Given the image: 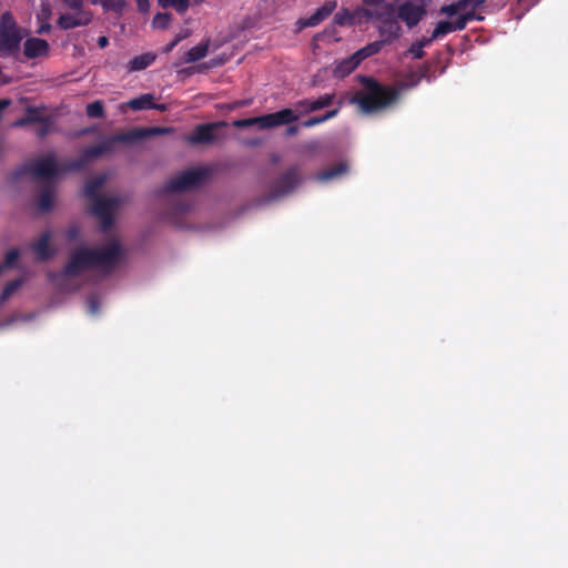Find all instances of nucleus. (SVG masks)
<instances>
[{"mask_svg": "<svg viewBox=\"0 0 568 568\" xmlns=\"http://www.w3.org/2000/svg\"><path fill=\"white\" fill-rule=\"evenodd\" d=\"M173 129L163 126L136 128L128 132L118 133L105 138L101 143L85 148L75 160H70L62 165V171L72 172L84 169L94 159L112 153L118 143H133L154 135L171 133Z\"/></svg>", "mask_w": 568, "mask_h": 568, "instance_id": "obj_1", "label": "nucleus"}, {"mask_svg": "<svg viewBox=\"0 0 568 568\" xmlns=\"http://www.w3.org/2000/svg\"><path fill=\"white\" fill-rule=\"evenodd\" d=\"M358 80L363 88L354 94L351 102L358 105L365 114L382 111L396 103L400 97V90L382 84L372 77L359 75Z\"/></svg>", "mask_w": 568, "mask_h": 568, "instance_id": "obj_2", "label": "nucleus"}, {"mask_svg": "<svg viewBox=\"0 0 568 568\" xmlns=\"http://www.w3.org/2000/svg\"><path fill=\"white\" fill-rule=\"evenodd\" d=\"M27 30L18 26L13 14L6 11L0 18V57L17 58Z\"/></svg>", "mask_w": 568, "mask_h": 568, "instance_id": "obj_3", "label": "nucleus"}, {"mask_svg": "<svg viewBox=\"0 0 568 568\" xmlns=\"http://www.w3.org/2000/svg\"><path fill=\"white\" fill-rule=\"evenodd\" d=\"M64 8L71 12L59 16L57 24L61 30H71L78 27H87L91 23L93 14L84 9L83 0H61Z\"/></svg>", "mask_w": 568, "mask_h": 568, "instance_id": "obj_4", "label": "nucleus"}, {"mask_svg": "<svg viewBox=\"0 0 568 568\" xmlns=\"http://www.w3.org/2000/svg\"><path fill=\"white\" fill-rule=\"evenodd\" d=\"M209 172L204 169H191L182 172L178 176L171 179L161 189L156 191L159 196L180 193L199 186L207 176Z\"/></svg>", "mask_w": 568, "mask_h": 568, "instance_id": "obj_5", "label": "nucleus"}, {"mask_svg": "<svg viewBox=\"0 0 568 568\" xmlns=\"http://www.w3.org/2000/svg\"><path fill=\"white\" fill-rule=\"evenodd\" d=\"M31 174L38 179H51L58 174V166L54 154L50 153L44 158L37 159L29 164H23L12 173V181H18L21 176Z\"/></svg>", "mask_w": 568, "mask_h": 568, "instance_id": "obj_6", "label": "nucleus"}, {"mask_svg": "<svg viewBox=\"0 0 568 568\" xmlns=\"http://www.w3.org/2000/svg\"><path fill=\"white\" fill-rule=\"evenodd\" d=\"M94 268L111 273L119 266L122 257V247L119 241L112 240L104 246L91 248Z\"/></svg>", "mask_w": 568, "mask_h": 568, "instance_id": "obj_7", "label": "nucleus"}, {"mask_svg": "<svg viewBox=\"0 0 568 568\" xmlns=\"http://www.w3.org/2000/svg\"><path fill=\"white\" fill-rule=\"evenodd\" d=\"M91 214L100 221L102 231L106 232L113 225V212L119 206L120 200L118 197L102 196L91 201Z\"/></svg>", "mask_w": 568, "mask_h": 568, "instance_id": "obj_8", "label": "nucleus"}, {"mask_svg": "<svg viewBox=\"0 0 568 568\" xmlns=\"http://www.w3.org/2000/svg\"><path fill=\"white\" fill-rule=\"evenodd\" d=\"M92 257L90 247H80L75 250L70 255L69 262L63 267V275L68 277H77L82 272L94 268Z\"/></svg>", "mask_w": 568, "mask_h": 568, "instance_id": "obj_9", "label": "nucleus"}, {"mask_svg": "<svg viewBox=\"0 0 568 568\" xmlns=\"http://www.w3.org/2000/svg\"><path fill=\"white\" fill-rule=\"evenodd\" d=\"M426 14L425 4H414L410 1H405L397 8V18L403 21L408 28H413Z\"/></svg>", "mask_w": 568, "mask_h": 568, "instance_id": "obj_10", "label": "nucleus"}, {"mask_svg": "<svg viewBox=\"0 0 568 568\" xmlns=\"http://www.w3.org/2000/svg\"><path fill=\"white\" fill-rule=\"evenodd\" d=\"M300 182L297 168H291L281 174L271 185V192L274 197L285 195L294 190Z\"/></svg>", "mask_w": 568, "mask_h": 568, "instance_id": "obj_11", "label": "nucleus"}, {"mask_svg": "<svg viewBox=\"0 0 568 568\" xmlns=\"http://www.w3.org/2000/svg\"><path fill=\"white\" fill-rule=\"evenodd\" d=\"M335 101L334 93H325L317 99H303L295 103V109L301 114H307L331 106Z\"/></svg>", "mask_w": 568, "mask_h": 568, "instance_id": "obj_12", "label": "nucleus"}, {"mask_svg": "<svg viewBox=\"0 0 568 568\" xmlns=\"http://www.w3.org/2000/svg\"><path fill=\"white\" fill-rule=\"evenodd\" d=\"M358 12H362V14L367 20H376L379 22V24L387 23L389 21H397V10H395L393 4H385L379 8H361L358 9Z\"/></svg>", "mask_w": 568, "mask_h": 568, "instance_id": "obj_13", "label": "nucleus"}, {"mask_svg": "<svg viewBox=\"0 0 568 568\" xmlns=\"http://www.w3.org/2000/svg\"><path fill=\"white\" fill-rule=\"evenodd\" d=\"M337 2L335 0H328L326 1L322 7L316 9V11L305 19H300L297 21V24L300 26V29L310 28V27H316L321 22H323L326 18H328L333 11L336 9Z\"/></svg>", "mask_w": 568, "mask_h": 568, "instance_id": "obj_14", "label": "nucleus"}, {"mask_svg": "<svg viewBox=\"0 0 568 568\" xmlns=\"http://www.w3.org/2000/svg\"><path fill=\"white\" fill-rule=\"evenodd\" d=\"M50 53V44L47 40L31 37L23 43V54L27 59L47 58Z\"/></svg>", "mask_w": 568, "mask_h": 568, "instance_id": "obj_15", "label": "nucleus"}, {"mask_svg": "<svg viewBox=\"0 0 568 568\" xmlns=\"http://www.w3.org/2000/svg\"><path fill=\"white\" fill-rule=\"evenodd\" d=\"M52 234L45 231L31 244L32 251L40 261H48L55 255V248L51 244Z\"/></svg>", "mask_w": 568, "mask_h": 568, "instance_id": "obj_16", "label": "nucleus"}, {"mask_svg": "<svg viewBox=\"0 0 568 568\" xmlns=\"http://www.w3.org/2000/svg\"><path fill=\"white\" fill-rule=\"evenodd\" d=\"M298 119V115L292 109H283L281 111L262 115L264 129H270L283 124H290Z\"/></svg>", "mask_w": 568, "mask_h": 568, "instance_id": "obj_17", "label": "nucleus"}, {"mask_svg": "<svg viewBox=\"0 0 568 568\" xmlns=\"http://www.w3.org/2000/svg\"><path fill=\"white\" fill-rule=\"evenodd\" d=\"M219 124L207 123L199 124L189 136L192 144L212 143L215 140L214 130Z\"/></svg>", "mask_w": 568, "mask_h": 568, "instance_id": "obj_18", "label": "nucleus"}, {"mask_svg": "<svg viewBox=\"0 0 568 568\" xmlns=\"http://www.w3.org/2000/svg\"><path fill=\"white\" fill-rule=\"evenodd\" d=\"M362 60L357 55V53H353L352 55L338 61L334 68V75L336 78H345L351 74L359 64Z\"/></svg>", "mask_w": 568, "mask_h": 568, "instance_id": "obj_19", "label": "nucleus"}, {"mask_svg": "<svg viewBox=\"0 0 568 568\" xmlns=\"http://www.w3.org/2000/svg\"><path fill=\"white\" fill-rule=\"evenodd\" d=\"M378 33L386 44H390L393 41L398 39L402 34V27L397 21H389L378 26Z\"/></svg>", "mask_w": 568, "mask_h": 568, "instance_id": "obj_20", "label": "nucleus"}, {"mask_svg": "<svg viewBox=\"0 0 568 568\" xmlns=\"http://www.w3.org/2000/svg\"><path fill=\"white\" fill-rule=\"evenodd\" d=\"M54 203V189L51 184H45L41 189L37 207L40 212H49L52 210Z\"/></svg>", "mask_w": 568, "mask_h": 568, "instance_id": "obj_21", "label": "nucleus"}, {"mask_svg": "<svg viewBox=\"0 0 568 568\" xmlns=\"http://www.w3.org/2000/svg\"><path fill=\"white\" fill-rule=\"evenodd\" d=\"M43 109L38 106H28L26 110V115L21 119H18L13 125L14 126H26L31 123H39L43 121Z\"/></svg>", "mask_w": 568, "mask_h": 568, "instance_id": "obj_22", "label": "nucleus"}, {"mask_svg": "<svg viewBox=\"0 0 568 568\" xmlns=\"http://www.w3.org/2000/svg\"><path fill=\"white\" fill-rule=\"evenodd\" d=\"M156 59V54L152 52H146L140 55L134 57L130 60L128 64V69L130 72L141 71L150 67Z\"/></svg>", "mask_w": 568, "mask_h": 568, "instance_id": "obj_23", "label": "nucleus"}, {"mask_svg": "<svg viewBox=\"0 0 568 568\" xmlns=\"http://www.w3.org/2000/svg\"><path fill=\"white\" fill-rule=\"evenodd\" d=\"M204 0H158L159 4L163 8H173L178 13L187 11L191 4H200Z\"/></svg>", "mask_w": 568, "mask_h": 568, "instance_id": "obj_24", "label": "nucleus"}, {"mask_svg": "<svg viewBox=\"0 0 568 568\" xmlns=\"http://www.w3.org/2000/svg\"><path fill=\"white\" fill-rule=\"evenodd\" d=\"M104 183H105V176H103V175L97 176L87 182L85 187H84V195L87 196V199L90 202L95 200L97 197H102L99 194V190L103 186Z\"/></svg>", "mask_w": 568, "mask_h": 568, "instance_id": "obj_25", "label": "nucleus"}, {"mask_svg": "<svg viewBox=\"0 0 568 568\" xmlns=\"http://www.w3.org/2000/svg\"><path fill=\"white\" fill-rule=\"evenodd\" d=\"M154 98L152 94H142L138 98H134L128 102V106L131 110L140 111V110H152L154 108Z\"/></svg>", "mask_w": 568, "mask_h": 568, "instance_id": "obj_26", "label": "nucleus"}, {"mask_svg": "<svg viewBox=\"0 0 568 568\" xmlns=\"http://www.w3.org/2000/svg\"><path fill=\"white\" fill-rule=\"evenodd\" d=\"M207 52H209V43L207 42L199 43L197 45L192 47L185 53L184 62L192 63V62L200 61L201 59L206 57Z\"/></svg>", "mask_w": 568, "mask_h": 568, "instance_id": "obj_27", "label": "nucleus"}, {"mask_svg": "<svg viewBox=\"0 0 568 568\" xmlns=\"http://www.w3.org/2000/svg\"><path fill=\"white\" fill-rule=\"evenodd\" d=\"M93 4H100L104 11L121 14L126 6L125 0H91Z\"/></svg>", "mask_w": 568, "mask_h": 568, "instance_id": "obj_28", "label": "nucleus"}, {"mask_svg": "<svg viewBox=\"0 0 568 568\" xmlns=\"http://www.w3.org/2000/svg\"><path fill=\"white\" fill-rule=\"evenodd\" d=\"M384 45H386V43L383 40H377L357 50L356 53L363 61L372 55L377 54L383 49Z\"/></svg>", "mask_w": 568, "mask_h": 568, "instance_id": "obj_29", "label": "nucleus"}, {"mask_svg": "<svg viewBox=\"0 0 568 568\" xmlns=\"http://www.w3.org/2000/svg\"><path fill=\"white\" fill-rule=\"evenodd\" d=\"M359 13L358 10L355 12H351L347 9H343L335 13L334 16V23L344 27V26H354L355 24V14Z\"/></svg>", "mask_w": 568, "mask_h": 568, "instance_id": "obj_30", "label": "nucleus"}, {"mask_svg": "<svg viewBox=\"0 0 568 568\" xmlns=\"http://www.w3.org/2000/svg\"><path fill=\"white\" fill-rule=\"evenodd\" d=\"M338 114V108L336 109H333V110H328L326 113H324L323 115H318V116H312L307 120H305L302 125L304 128H312V126H315V125H318V124H322L333 118H335L336 115Z\"/></svg>", "mask_w": 568, "mask_h": 568, "instance_id": "obj_31", "label": "nucleus"}, {"mask_svg": "<svg viewBox=\"0 0 568 568\" xmlns=\"http://www.w3.org/2000/svg\"><path fill=\"white\" fill-rule=\"evenodd\" d=\"M346 171H347V165L345 163H338L335 166L321 172L318 175V179L321 181H329L336 176L342 175Z\"/></svg>", "mask_w": 568, "mask_h": 568, "instance_id": "obj_32", "label": "nucleus"}, {"mask_svg": "<svg viewBox=\"0 0 568 568\" xmlns=\"http://www.w3.org/2000/svg\"><path fill=\"white\" fill-rule=\"evenodd\" d=\"M87 115L91 119L104 118V106L102 101L97 100L89 103L85 108Z\"/></svg>", "mask_w": 568, "mask_h": 568, "instance_id": "obj_33", "label": "nucleus"}, {"mask_svg": "<svg viewBox=\"0 0 568 568\" xmlns=\"http://www.w3.org/2000/svg\"><path fill=\"white\" fill-rule=\"evenodd\" d=\"M454 31L452 21H439L432 33V39L443 38Z\"/></svg>", "mask_w": 568, "mask_h": 568, "instance_id": "obj_34", "label": "nucleus"}, {"mask_svg": "<svg viewBox=\"0 0 568 568\" xmlns=\"http://www.w3.org/2000/svg\"><path fill=\"white\" fill-rule=\"evenodd\" d=\"M233 125L239 129H244L253 125H258L261 130H264V121L261 116H254V118H247V119H241L233 122Z\"/></svg>", "mask_w": 568, "mask_h": 568, "instance_id": "obj_35", "label": "nucleus"}, {"mask_svg": "<svg viewBox=\"0 0 568 568\" xmlns=\"http://www.w3.org/2000/svg\"><path fill=\"white\" fill-rule=\"evenodd\" d=\"M419 83H420V81H419V78L417 77V72L412 71L404 77L399 88H397V89L400 91L408 90V89H413V88L417 87Z\"/></svg>", "mask_w": 568, "mask_h": 568, "instance_id": "obj_36", "label": "nucleus"}, {"mask_svg": "<svg viewBox=\"0 0 568 568\" xmlns=\"http://www.w3.org/2000/svg\"><path fill=\"white\" fill-rule=\"evenodd\" d=\"M21 285L22 281L19 278L8 282L2 290L0 300L2 302L8 300Z\"/></svg>", "mask_w": 568, "mask_h": 568, "instance_id": "obj_37", "label": "nucleus"}, {"mask_svg": "<svg viewBox=\"0 0 568 568\" xmlns=\"http://www.w3.org/2000/svg\"><path fill=\"white\" fill-rule=\"evenodd\" d=\"M170 20H171V14L170 13H168V12H164V13L159 12L153 18V24L155 27H158V28L165 29L169 26Z\"/></svg>", "mask_w": 568, "mask_h": 568, "instance_id": "obj_38", "label": "nucleus"}, {"mask_svg": "<svg viewBox=\"0 0 568 568\" xmlns=\"http://www.w3.org/2000/svg\"><path fill=\"white\" fill-rule=\"evenodd\" d=\"M40 126L37 129V135L39 138H45L51 130V121L50 118H43V121H40Z\"/></svg>", "mask_w": 568, "mask_h": 568, "instance_id": "obj_39", "label": "nucleus"}, {"mask_svg": "<svg viewBox=\"0 0 568 568\" xmlns=\"http://www.w3.org/2000/svg\"><path fill=\"white\" fill-rule=\"evenodd\" d=\"M99 310H100V303H99L98 297L95 295H90L88 297V312L91 315H97L99 313Z\"/></svg>", "mask_w": 568, "mask_h": 568, "instance_id": "obj_40", "label": "nucleus"}, {"mask_svg": "<svg viewBox=\"0 0 568 568\" xmlns=\"http://www.w3.org/2000/svg\"><path fill=\"white\" fill-rule=\"evenodd\" d=\"M468 17L469 16H465L464 13L460 14L455 21H453V28L455 31H462L466 28L467 23H468Z\"/></svg>", "mask_w": 568, "mask_h": 568, "instance_id": "obj_41", "label": "nucleus"}, {"mask_svg": "<svg viewBox=\"0 0 568 568\" xmlns=\"http://www.w3.org/2000/svg\"><path fill=\"white\" fill-rule=\"evenodd\" d=\"M19 258V251L12 248L7 252L4 257V266H12Z\"/></svg>", "mask_w": 568, "mask_h": 568, "instance_id": "obj_42", "label": "nucleus"}, {"mask_svg": "<svg viewBox=\"0 0 568 568\" xmlns=\"http://www.w3.org/2000/svg\"><path fill=\"white\" fill-rule=\"evenodd\" d=\"M409 52L413 54L415 59H422L425 55L424 49L415 42L410 45Z\"/></svg>", "mask_w": 568, "mask_h": 568, "instance_id": "obj_43", "label": "nucleus"}, {"mask_svg": "<svg viewBox=\"0 0 568 568\" xmlns=\"http://www.w3.org/2000/svg\"><path fill=\"white\" fill-rule=\"evenodd\" d=\"M439 11H440V13L446 14L448 17H453L456 13H458L457 8L454 2L450 4L443 6Z\"/></svg>", "mask_w": 568, "mask_h": 568, "instance_id": "obj_44", "label": "nucleus"}, {"mask_svg": "<svg viewBox=\"0 0 568 568\" xmlns=\"http://www.w3.org/2000/svg\"><path fill=\"white\" fill-rule=\"evenodd\" d=\"M429 65L424 64L423 67H420L418 71H416L419 81H422L423 79H426L428 82L432 81V77L429 75Z\"/></svg>", "mask_w": 568, "mask_h": 568, "instance_id": "obj_45", "label": "nucleus"}, {"mask_svg": "<svg viewBox=\"0 0 568 568\" xmlns=\"http://www.w3.org/2000/svg\"><path fill=\"white\" fill-rule=\"evenodd\" d=\"M67 235H68V239H69L70 241H73V240H75V239H78V237H79V235H80V229H79L78 226H75V225L70 226V227L68 229Z\"/></svg>", "mask_w": 568, "mask_h": 568, "instance_id": "obj_46", "label": "nucleus"}, {"mask_svg": "<svg viewBox=\"0 0 568 568\" xmlns=\"http://www.w3.org/2000/svg\"><path fill=\"white\" fill-rule=\"evenodd\" d=\"M140 12H148L150 8L149 0H135Z\"/></svg>", "mask_w": 568, "mask_h": 568, "instance_id": "obj_47", "label": "nucleus"}, {"mask_svg": "<svg viewBox=\"0 0 568 568\" xmlns=\"http://www.w3.org/2000/svg\"><path fill=\"white\" fill-rule=\"evenodd\" d=\"M454 3L456 6L458 12L462 10H465L468 6H471L469 0H457Z\"/></svg>", "mask_w": 568, "mask_h": 568, "instance_id": "obj_48", "label": "nucleus"}, {"mask_svg": "<svg viewBox=\"0 0 568 568\" xmlns=\"http://www.w3.org/2000/svg\"><path fill=\"white\" fill-rule=\"evenodd\" d=\"M464 14L465 16H469L468 17V22L471 21V20H475V19L479 20V21H481L484 19L481 16L476 14L475 8H473V10H470V11L464 13Z\"/></svg>", "mask_w": 568, "mask_h": 568, "instance_id": "obj_49", "label": "nucleus"}, {"mask_svg": "<svg viewBox=\"0 0 568 568\" xmlns=\"http://www.w3.org/2000/svg\"><path fill=\"white\" fill-rule=\"evenodd\" d=\"M435 39H432V36L429 38H423L415 43L419 44L423 49L427 45H429Z\"/></svg>", "mask_w": 568, "mask_h": 568, "instance_id": "obj_50", "label": "nucleus"}, {"mask_svg": "<svg viewBox=\"0 0 568 568\" xmlns=\"http://www.w3.org/2000/svg\"><path fill=\"white\" fill-rule=\"evenodd\" d=\"M363 3L367 7H378L381 6L385 0H362Z\"/></svg>", "mask_w": 568, "mask_h": 568, "instance_id": "obj_51", "label": "nucleus"}, {"mask_svg": "<svg viewBox=\"0 0 568 568\" xmlns=\"http://www.w3.org/2000/svg\"><path fill=\"white\" fill-rule=\"evenodd\" d=\"M109 44V39L105 36L99 37L98 39V45L100 48H105Z\"/></svg>", "mask_w": 568, "mask_h": 568, "instance_id": "obj_52", "label": "nucleus"}, {"mask_svg": "<svg viewBox=\"0 0 568 568\" xmlns=\"http://www.w3.org/2000/svg\"><path fill=\"white\" fill-rule=\"evenodd\" d=\"M298 132V126L297 125H291L286 129V134L287 135H295L297 134Z\"/></svg>", "mask_w": 568, "mask_h": 568, "instance_id": "obj_53", "label": "nucleus"}, {"mask_svg": "<svg viewBox=\"0 0 568 568\" xmlns=\"http://www.w3.org/2000/svg\"><path fill=\"white\" fill-rule=\"evenodd\" d=\"M50 29H51V26L49 23L42 24L39 28L38 33L42 34V33L49 32Z\"/></svg>", "mask_w": 568, "mask_h": 568, "instance_id": "obj_54", "label": "nucleus"}, {"mask_svg": "<svg viewBox=\"0 0 568 568\" xmlns=\"http://www.w3.org/2000/svg\"><path fill=\"white\" fill-rule=\"evenodd\" d=\"M473 8H477L483 4L486 0H469Z\"/></svg>", "mask_w": 568, "mask_h": 568, "instance_id": "obj_55", "label": "nucleus"}, {"mask_svg": "<svg viewBox=\"0 0 568 568\" xmlns=\"http://www.w3.org/2000/svg\"><path fill=\"white\" fill-rule=\"evenodd\" d=\"M176 44H178V43H176V41H174V40H173L172 42H170L169 44H166V47H165V50H164V51H165V52H170V51H172V50H173V48H174Z\"/></svg>", "mask_w": 568, "mask_h": 568, "instance_id": "obj_56", "label": "nucleus"}, {"mask_svg": "<svg viewBox=\"0 0 568 568\" xmlns=\"http://www.w3.org/2000/svg\"><path fill=\"white\" fill-rule=\"evenodd\" d=\"M154 110H159V111H165L166 110V106L164 104H155L154 103Z\"/></svg>", "mask_w": 568, "mask_h": 568, "instance_id": "obj_57", "label": "nucleus"}, {"mask_svg": "<svg viewBox=\"0 0 568 568\" xmlns=\"http://www.w3.org/2000/svg\"><path fill=\"white\" fill-rule=\"evenodd\" d=\"M178 210L181 211V212H184L187 210V205L184 204V203H179L178 204Z\"/></svg>", "mask_w": 568, "mask_h": 568, "instance_id": "obj_58", "label": "nucleus"}, {"mask_svg": "<svg viewBox=\"0 0 568 568\" xmlns=\"http://www.w3.org/2000/svg\"><path fill=\"white\" fill-rule=\"evenodd\" d=\"M186 36L185 34H178L174 39V41H176V43H179L181 40H183Z\"/></svg>", "mask_w": 568, "mask_h": 568, "instance_id": "obj_59", "label": "nucleus"}, {"mask_svg": "<svg viewBox=\"0 0 568 568\" xmlns=\"http://www.w3.org/2000/svg\"><path fill=\"white\" fill-rule=\"evenodd\" d=\"M278 160H280V156H278V155H273V156H272V161H273L274 163L278 162Z\"/></svg>", "mask_w": 568, "mask_h": 568, "instance_id": "obj_60", "label": "nucleus"}]
</instances>
